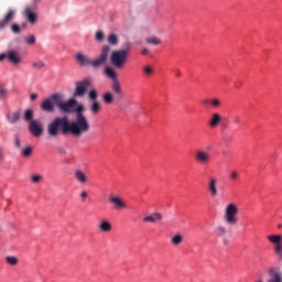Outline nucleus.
I'll list each match as a JSON object with an SVG mask.
<instances>
[{
  "instance_id": "obj_1",
  "label": "nucleus",
  "mask_w": 282,
  "mask_h": 282,
  "mask_svg": "<svg viewBox=\"0 0 282 282\" xmlns=\"http://www.w3.org/2000/svg\"><path fill=\"white\" fill-rule=\"evenodd\" d=\"M47 133L51 138L62 135H73V138H83L76 126L67 117H57L47 124Z\"/></svg>"
},
{
  "instance_id": "obj_2",
  "label": "nucleus",
  "mask_w": 282,
  "mask_h": 282,
  "mask_svg": "<svg viewBox=\"0 0 282 282\" xmlns=\"http://www.w3.org/2000/svg\"><path fill=\"white\" fill-rule=\"evenodd\" d=\"M109 54H111V46L104 45L101 47L99 56L94 61H91L89 56L83 53H77L75 58L82 67H91L93 69H99V67H102V65H106L107 61H109Z\"/></svg>"
},
{
  "instance_id": "obj_3",
  "label": "nucleus",
  "mask_w": 282,
  "mask_h": 282,
  "mask_svg": "<svg viewBox=\"0 0 282 282\" xmlns=\"http://www.w3.org/2000/svg\"><path fill=\"white\" fill-rule=\"evenodd\" d=\"M74 111L76 112V120L70 121L73 126H75L77 131H79L80 135H83L84 133H89L91 124H89V120L87 119L85 113H83V111H85V106L80 104L76 108H74Z\"/></svg>"
},
{
  "instance_id": "obj_4",
  "label": "nucleus",
  "mask_w": 282,
  "mask_h": 282,
  "mask_svg": "<svg viewBox=\"0 0 282 282\" xmlns=\"http://www.w3.org/2000/svg\"><path fill=\"white\" fill-rule=\"evenodd\" d=\"M52 100L61 111V113H74V109H76L77 101L74 98L68 99L65 101V97L61 94L52 95Z\"/></svg>"
},
{
  "instance_id": "obj_5",
  "label": "nucleus",
  "mask_w": 282,
  "mask_h": 282,
  "mask_svg": "<svg viewBox=\"0 0 282 282\" xmlns=\"http://www.w3.org/2000/svg\"><path fill=\"white\" fill-rule=\"evenodd\" d=\"M129 61V51L128 50H117L110 53V63L112 67L117 69L124 68L127 62Z\"/></svg>"
},
{
  "instance_id": "obj_6",
  "label": "nucleus",
  "mask_w": 282,
  "mask_h": 282,
  "mask_svg": "<svg viewBox=\"0 0 282 282\" xmlns=\"http://www.w3.org/2000/svg\"><path fill=\"white\" fill-rule=\"evenodd\" d=\"M239 214V207L234 203H230L225 208L224 221L229 224V226H235L239 221L237 215Z\"/></svg>"
},
{
  "instance_id": "obj_7",
  "label": "nucleus",
  "mask_w": 282,
  "mask_h": 282,
  "mask_svg": "<svg viewBox=\"0 0 282 282\" xmlns=\"http://www.w3.org/2000/svg\"><path fill=\"white\" fill-rule=\"evenodd\" d=\"M91 87V80L89 79H84L82 82L76 83V88L74 91V97L75 98H83L85 94H87V89Z\"/></svg>"
},
{
  "instance_id": "obj_8",
  "label": "nucleus",
  "mask_w": 282,
  "mask_h": 282,
  "mask_svg": "<svg viewBox=\"0 0 282 282\" xmlns=\"http://www.w3.org/2000/svg\"><path fill=\"white\" fill-rule=\"evenodd\" d=\"M29 131L34 138H41L43 135V123L39 120H33L29 123Z\"/></svg>"
},
{
  "instance_id": "obj_9",
  "label": "nucleus",
  "mask_w": 282,
  "mask_h": 282,
  "mask_svg": "<svg viewBox=\"0 0 282 282\" xmlns=\"http://www.w3.org/2000/svg\"><path fill=\"white\" fill-rule=\"evenodd\" d=\"M195 160L198 164L206 166V164H210V153L206 152V150H197Z\"/></svg>"
},
{
  "instance_id": "obj_10",
  "label": "nucleus",
  "mask_w": 282,
  "mask_h": 282,
  "mask_svg": "<svg viewBox=\"0 0 282 282\" xmlns=\"http://www.w3.org/2000/svg\"><path fill=\"white\" fill-rule=\"evenodd\" d=\"M109 202H110V204L113 205V208L116 210H122V209L127 208V203H124V200H122V198H120L118 196H110Z\"/></svg>"
},
{
  "instance_id": "obj_11",
  "label": "nucleus",
  "mask_w": 282,
  "mask_h": 282,
  "mask_svg": "<svg viewBox=\"0 0 282 282\" xmlns=\"http://www.w3.org/2000/svg\"><path fill=\"white\" fill-rule=\"evenodd\" d=\"M35 8L32 7H26L24 10V14L29 21V23H31V25H34L36 23V21H39V15L36 13H34Z\"/></svg>"
},
{
  "instance_id": "obj_12",
  "label": "nucleus",
  "mask_w": 282,
  "mask_h": 282,
  "mask_svg": "<svg viewBox=\"0 0 282 282\" xmlns=\"http://www.w3.org/2000/svg\"><path fill=\"white\" fill-rule=\"evenodd\" d=\"M54 99L48 98V99H45L41 106H40V109L42 111H45L46 113H54Z\"/></svg>"
},
{
  "instance_id": "obj_13",
  "label": "nucleus",
  "mask_w": 282,
  "mask_h": 282,
  "mask_svg": "<svg viewBox=\"0 0 282 282\" xmlns=\"http://www.w3.org/2000/svg\"><path fill=\"white\" fill-rule=\"evenodd\" d=\"M207 188L210 197H217V178L216 177H209L207 183Z\"/></svg>"
},
{
  "instance_id": "obj_14",
  "label": "nucleus",
  "mask_w": 282,
  "mask_h": 282,
  "mask_svg": "<svg viewBox=\"0 0 282 282\" xmlns=\"http://www.w3.org/2000/svg\"><path fill=\"white\" fill-rule=\"evenodd\" d=\"M15 15H17V11L14 9L9 10L4 15V19L0 21V30H3V28H7L8 22L12 21Z\"/></svg>"
},
{
  "instance_id": "obj_15",
  "label": "nucleus",
  "mask_w": 282,
  "mask_h": 282,
  "mask_svg": "<svg viewBox=\"0 0 282 282\" xmlns=\"http://www.w3.org/2000/svg\"><path fill=\"white\" fill-rule=\"evenodd\" d=\"M6 58H8V61H10V63L13 65H21L22 62L21 56L15 51H10Z\"/></svg>"
},
{
  "instance_id": "obj_16",
  "label": "nucleus",
  "mask_w": 282,
  "mask_h": 282,
  "mask_svg": "<svg viewBox=\"0 0 282 282\" xmlns=\"http://www.w3.org/2000/svg\"><path fill=\"white\" fill-rule=\"evenodd\" d=\"M6 118L9 124H17L21 120V111L17 110L13 113H7Z\"/></svg>"
},
{
  "instance_id": "obj_17",
  "label": "nucleus",
  "mask_w": 282,
  "mask_h": 282,
  "mask_svg": "<svg viewBox=\"0 0 282 282\" xmlns=\"http://www.w3.org/2000/svg\"><path fill=\"white\" fill-rule=\"evenodd\" d=\"M270 279L267 282H282L281 272L276 269L269 270Z\"/></svg>"
},
{
  "instance_id": "obj_18",
  "label": "nucleus",
  "mask_w": 282,
  "mask_h": 282,
  "mask_svg": "<svg viewBox=\"0 0 282 282\" xmlns=\"http://www.w3.org/2000/svg\"><path fill=\"white\" fill-rule=\"evenodd\" d=\"M111 90L118 96L119 98H122V86L120 85V82L118 79H113L111 82Z\"/></svg>"
},
{
  "instance_id": "obj_19",
  "label": "nucleus",
  "mask_w": 282,
  "mask_h": 282,
  "mask_svg": "<svg viewBox=\"0 0 282 282\" xmlns=\"http://www.w3.org/2000/svg\"><path fill=\"white\" fill-rule=\"evenodd\" d=\"M101 100L105 105H113L116 96L111 91H107L102 95Z\"/></svg>"
},
{
  "instance_id": "obj_20",
  "label": "nucleus",
  "mask_w": 282,
  "mask_h": 282,
  "mask_svg": "<svg viewBox=\"0 0 282 282\" xmlns=\"http://www.w3.org/2000/svg\"><path fill=\"white\" fill-rule=\"evenodd\" d=\"M89 111L93 116H98V113L102 111V105L100 101H93V104L89 106Z\"/></svg>"
},
{
  "instance_id": "obj_21",
  "label": "nucleus",
  "mask_w": 282,
  "mask_h": 282,
  "mask_svg": "<svg viewBox=\"0 0 282 282\" xmlns=\"http://www.w3.org/2000/svg\"><path fill=\"white\" fill-rule=\"evenodd\" d=\"M220 123H221V115L217 112L212 115V119L209 120V127H212V129H215L216 127H219Z\"/></svg>"
},
{
  "instance_id": "obj_22",
  "label": "nucleus",
  "mask_w": 282,
  "mask_h": 282,
  "mask_svg": "<svg viewBox=\"0 0 282 282\" xmlns=\"http://www.w3.org/2000/svg\"><path fill=\"white\" fill-rule=\"evenodd\" d=\"M143 221H145L148 224H155V221H162V214L154 213L151 216H145L143 218Z\"/></svg>"
},
{
  "instance_id": "obj_23",
  "label": "nucleus",
  "mask_w": 282,
  "mask_h": 282,
  "mask_svg": "<svg viewBox=\"0 0 282 282\" xmlns=\"http://www.w3.org/2000/svg\"><path fill=\"white\" fill-rule=\"evenodd\" d=\"M227 232H228V230L224 226H218L216 228V236L219 237L220 239H224L225 246L228 245V240L226 239Z\"/></svg>"
},
{
  "instance_id": "obj_24",
  "label": "nucleus",
  "mask_w": 282,
  "mask_h": 282,
  "mask_svg": "<svg viewBox=\"0 0 282 282\" xmlns=\"http://www.w3.org/2000/svg\"><path fill=\"white\" fill-rule=\"evenodd\" d=\"M75 180L79 184H87V175H85V172H83V170L75 171Z\"/></svg>"
},
{
  "instance_id": "obj_25",
  "label": "nucleus",
  "mask_w": 282,
  "mask_h": 282,
  "mask_svg": "<svg viewBox=\"0 0 282 282\" xmlns=\"http://www.w3.org/2000/svg\"><path fill=\"white\" fill-rule=\"evenodd\" d=\"M98 228L101 232H111V223L109 220H102L99 225Z\"/></svg>"
},
{
  "instance_id": "obj_26",
  "label": "nucleus",
  "mask_w": 282,
  "mask_h": 282,
  "mask_svg": "<svg viewBox=\"0 0 282 282\" xmlns=\"http://www.w3.org/2000/svg\"><path fill=\"white\" fill-rule=\"evenodd\" d=\"M104 72L108 78H111V80H118V74L112 67L107 66Z\"/></svg>"
},
{
  "instance_id": "obj_27",
  "label": "nucleus",
  "mask_w": 282,
  "mask_h": 282,
  "mask_svg": "<svg viewBox=\"0 0 282 282\" xmlns=\"http://www.w3.org/2000/svg\"><path fill=\"white\" fill-rule=\"evenodd\" d=\"M23 120L29 123L34 122V110L26 109L23 115Z\"/></svg>"
},
{
  "instance_id": "obj_28",
  "label": "nucleus",
  "mask_w": 282,
  "mask_h": 282,
  "mask_svg": "<svg viewBox=\"0 0 282 282\" xmlns=\"http://www.w3.org/2000/svg\"><path fill=\"white\" fill-rule=\"evenodd\" d=\"M6 263L11 267L19 265V258L15 256H7Z\"/></svg>"
},
{
  "instance_id": "obj_29",
  "label": "nucleus",
  "mask_w": 282,
  "mask_h": 282,
  "mask_svg": "<svg viewBox=\"0 0 282 282\" xmlns=\"http://www.w3.org/2000/svg\"><path fill=\"white\" fill-rule=\"evenodd\" d=\"M173 246H180L184 241V236L176 234L175 236L172 237L171 239Z\"/></svg>"
},
{
  "instance_id": "obj_30",
  "label": "nucleus",
  "mask_w": 282,
  "mask_h": 282,
  "mask_svg": "<svg viewBox=\"0 0 282 282\" xmlns=\"http://www.w3.org/2000/svg\"><path fill=\"white\" fill-rule=\"evenodd\" d=\"M268 240L271 243H275V246H276V245L281 243L282 236L281 235H270V236H268Z\"/></svg>"
},
{
  "instance_id": "obj_31",
  "label": "nucleus",
  "mask_w": 282,
  "mask_h": 282,
  "mask_svg": "<svg viewBox=\"0 0 282 282\" xmlns=\"http://www.w3.org/2000/svg\"><path fill=\"white\" fill-rule=\"evenodd\" d=\"M88 98L91 100V102H98V90L96 89H90L88 93Z\"/></svg>"
},
{
  "instance_id": "obj_32",
  "label": "nucleus",
  "mask_w": 282,
  "mask_h": 282,
  "mask_svg": "<svg viewBox=\"0 0 282 282\" xmlns=\"http://www.w3.org/2000/svg\"><path fill=\"white\" fill-rule=\"evenodd\" d=\"M147 43H149L150 45H160L162 43V40H160L156 36H150L147 40Z\"/></svg>"
},
{
  "instance_id": "obj_33",
  "label": "nucleus",
  "mask_w": 282,
  "mask_h": 282,
  "mask_svg": "<svg viewBox=\"0 0 282 282\" xmlns=\"http://www.w3.org/2000/svg\"><path fill=\"white\" fill-rule=\"evenodd\" d=\"M109 45H118V35L116 33H111L108 35Z\"/></svg>"
},
{
  "instance_id": "obj_34",
  "label": "nucleus",
  "mask_w": 282,
  "mask_h": 282,
  "mask_svg": "<svg viewBox=\"0 0 282 282\" xmlns=\"http://www.w3.org/2000/svg\"><path fill=\"white\" fill-rule=\"evenodd\" d=\"M142 72H143V74H144L145 76H153V74H154L155 70L153 69L152 66L147 65V66H143V67H142Z\"/></svg>"
},
{
  "instance_id": "obj_35",
  "label": "nucleus",
  "mask_w": 282,
  "mask_h": 282,
  "mask_svg": "<svg viewBox=\"0 0 282 282\" xmlns=\"http://www.w3.org/2000/svg\"><path fill=\"white\" fill-rule=\"evenodd\" d=\"M232 122L234 124H236V127H241L242 124H245L243 119L239 115L232 117Z\"/></svg>"
},
{
  "instance_id": "obj_36",
  "label": "nucleus",
  "mask_w": 282,
  "mask_h": 282,
  "mask_svg": "<svg viewBox=\"0 0 282 282\" xmlns=\"http://www.w3.org/2000/svg\"><path fill=\"white\" fill-rule=\"evenodd\" d=\"M31 182L33 184H39V183L43 182V175H41V174L31 175Z\"/></svg>"
},
{
  "instance_id": "obj_37",
  "label": "nucleus",
  "mask_w": 282,
  "mask_h": 282,
  "mask_svg": "<svg viewBox=\"0 0 282 282\" xmlns=\"http://www.w3.org/2000/svg\"><path fill=\"white\" fill-rule=\"evenodd\" d=\"M131 105H133V102L131 100L124 99L123 102L119 104V109L124 111V109H127L128 107H131Z\"/></svg>"
},
{
  "instance_id": "obj_38",
  "label": "nucleus",
  "mask_w": 282,
  "mask_h": 282,
  "mask_svg": "<svg viewBox=\"0 0 282 282\" xmlns=\"http://www.w3.org/2000/svg\"><path fill=\"white\" fill-rule=\"evenodd\" d=\"M223 142H225V144H230V142H232V134L225 132L223 134Z\"/></svg>"
},
{
  "instance_id": "obj_39",
  "label": "nucleus",
  "mask_w": 282,
  "mask_h": 282,
  "mask_svg": "<svg viewBox=\"0 0 282 282\" xmlns=\"http://www.w3.org/2000/svg\"><path fill=\"white\" fill-rule=\"evenodd\" d=\"M32 147H26L22 150V155L24 158H32Z\"/></svg>"
},
{
  "instance_id": "obj_40",
  "label": "nucleus",
  "mask_w": 282,
  "mask_h": 282,
  "mask_svg": "<svg viewBox=\"0 0 282 282\" xmlns=\"http://www.w3.org/2000/svg\"><path fill=\"white\" fill-rule=\"evenodd\" d=\"M33 69H42V67H45V63L43 61H37L32 63Z\"/></svg>"
},
{
  "instance_id": "obj_41",
  "label": "nucleus",
  "mask_w": 282,
  "mask_h": 282,
  "mask_svg": "<svg viewBox=\"0 0 282 282\" xmlns=\"http://www.w3.org/2000/svg\"><path fill=\"white\" fill-rule=\"evenodd\" d=\"M229 177L232 182H237V180H239V172H237V170L231 171Z\"/></svg>"
},
{
  "instance_id": "obj_42",
  "label": "nucleus",
  "mask_w": 282,
  "mask_h": 282,
  "mask_svg": "<svg viewBox=\"0 0 282 282\" xmlns=\"http://www.w3.org/2000/svg\"><path fill=\"white\" fill-rule=\"evenodd\" d=\"M25 43H26L28 45H35V44H36V36H34V35L29 36V37L25 40Z\"/></svg>"
},
{
  "instance_id": "obj_43",
  "label": "nucleus",
  "mask_w": 282,
  "mask_h": 282,
  "mask_svg": "<svg viewBox=\"0 0 282 282\" xmlns=\"http://www.w3.org/2000/svg\"><path fill=\"white\" fill-rule=\"evenodd\" d=\"M11 32H13V34H21V26H19V24H12Z\"/></svg>"
},
{
  "instance_id": "obj_44",
  "label": "nucleus",
  "mask_w": 282,
  "mask_h": 282,
  "mask_svg": "<svg viewBox=\"0 0 282 282\" xmlns=\"http://www.w3.org/2000/svg\"><path fill=\"white\" fill-rule=\"evenodd\" d=\"M105 40V33L102 31H98L96 33V41L102 42Z\"/></svg>"
},
{
  "instance_id": "obj_45",
  "label": "nucleus",
  "mask_w": 282,
  "mask_h": 282,
  "mask_svg": "<svg viewBox=\"0 0 282 282\" xmlns=\"http://www.w3.org/2000/svg\"><path fill=\"white\" fill-rule=\"evenodd\" d=\"M14 144L17 149H21V139H19V134L14 135Z\"/></svg>"
},
{
  "instance_id": "obj_46",
  "label": "nucleus",
  "mask_w": 282,
  "mask_h": 282,
  "mask_svg": "<svg viewBox=\"0 0 282 282\" xmlns=\"http://www.w3.org/2000/svg\"><path fill=\"white\" fill-rule=\"evenodd\" d=\"M221 105V100L215 98V99H212V106L213 107H219Z\"/></svg>"
},
{
  "instance_id": "obj_47",
  "label": "nucleus",
  "mask_w": 282,
  "mask_h": 282,
  "mask_svg": "<svg viewBox=\"0 0 282 282\" xmlns=\"http://www.w3.org/2000/svg\"><path fill=\"white\" fill-rule=\"evenodd\" d=\"M88 197H89V194L87 193V191H83L80 193L82 202H85V199H87Z\"/></svg>"
},
{
  "instance_id": "obj_48",
  "label": "nucleus",
  "mask_w": 282,
  "mask_h": 282,
  "mask_svg": "<svg viewBox=\"0 0 282 282\" xmlns=\"http://www.w3.org/2000/svg\"><path fill=\"white\" fill-rule=\"evenodd\" d=\"M275 252H276V254H281L282 253V245H281V242L275 245Z\"/></svg>"
},
{
  "instance_id": "obj_49",
  "label": "nucleus",
  "mask_w": 282,
  "mask_h": 282,
  "mask_svg": "<svg viewBox=\"0 0 282 282\" xmlns=\"http://www.w3.org/2000/svg\"><path fill=\"white\" fill-rule=\"evenodd\" d=\"M6 94H8V90H6L3 87H0V98H6Z\"/></svg>"
},
{
  "instance_id": "obj_50",
  "label": "nucleus",
  "mask_w": 282,
  "mask_h": 282,
  "mask_svg": "<svg viewBox=\"0 0 282 282\" xmlns=\"http://www.w3.org/2000/svg\"><path fill=\"white\" fill-rule=\"evenodd\" d=\"M6 160V152H3V148H0V162Z\"/></svg>"
},
{
  "instance_id": "obj_51",
  "label": "nucleus",
  "mask_w": 282,
  "mask_h": 282,
  "mask_svg": "<svg viewBox=\"0 0 282 282\" xmlns=\"http://www.w3.org/2000/svg\"><path fill=\"white\" fill-rule=\"evenodd\" d=\"M39 98V95L36 93H33L30 95V100H36Z\"/></svg>"
},
{
  "instance_id": "obj_52",
  "label": "nucleus",
  "mask_w": 282,
  "mask_h": 282,
  "mask_svg": "<svg viewBox=\"0 0 282 282\" xmlns=\"http://www.w3.org/2000/svg\"><path fill=\"white\" fill-rule=\"evenodd\" d=\"M141 54H142L143 56H148V54H149V48H143L142 52H141Z\"/></svg>"
},
{
  "instance_id": "obj_53",
  "label": "nucleus",
  "mask_w": 282,
  "mask_h": 282,
  "mask_svg": "<svg viewBox=\"0 0 282 282\" xmlns=\"http://www.w3.org/2000/svg\"><path fill=\"white\" fill-rule=\"evenodd\" d=\"M203 105H212V100L210 99H204Z\"/></svg>"
},
{
  "instance_id": "obj_54",
  "label": "nucleus",
  "mask_w": 282,
  "mask_h": 282,
  "mask_svg": "<svg viewBox=\"0 0 282 282\" xmlns=\"http://www.w3.org/2000/svg\"><path fill=\"white\" fill-rule=\"evenodd\" d=\"M6 56H8V54L1 53V54H0V61H4Z\"/></svg>"
},
{
  "instance_id": "obj_55",
  "label": "nucleus",
  "mask_w": 282,
  "mask_h": 282,
  "mask_svg": "<svg viewBox=\"0 0 282 282\" xmlns=\"http://www.w3.org/2000/svg\"><path fill=\"white\" fill-rule=\"evenodd\" d=\"M176 76L177 77H181L182 76V73L180 70H176Z\"/></svg>"
},
{
  "instance_id": "obj_56",
  "label": "nucleus",
  "mask_w": 282,
  "mask_h": 282,
  "mask_svg": "<svg viewBox=\"0 0 282 282\" xmlns=\"http://www.w3.org/2000/svg\"><path fill=\"white\" fill-rule=\"evenodd\" d=\"M25 28H28V24H22V29L25 30Z\"/></svg>"
},
{
  "instance_id": "obj_57",
  "label": "nucleus",
  "mask_w": 282,
  "mask_h": 282,
  "mask_svg": "<svg viewBox=\"0 0 282 282\" xmlns=\"http://www.w3.org/2000/svg\"><path fill=\"white\" fill-rule=\"evenodd\" d=\"M41 2V0H33V3H39Z\"/></svg>"
},
{
  "instance_id": "obj_58",
  "label": "nucleus",
  "mask_w": 282,
  "mask_h": 282,
  "mask_svg": "<svg viewBox=\"0 0 282 282\" xmlns=\"http://www.w3.org/2000/svg\"><path fill=\"white\" fill-rule=\"evenodd\" d=\"M278 228H282V225H278Z\"/></svg>"
}]
</instances>
